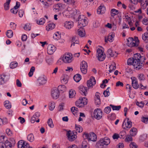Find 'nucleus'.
Returning a JSON list of instances; mask_svg holds the SVG:
<instances>
[{
    "label": "nucleus",
    "mask_w": 148,
    "mask_h": 148,
    "mask_svg": "<svg viewBox=\"0 0 148 148\" xmlns=\"http://www.w3.org/2000/svg\"><path fill=\"white\" fill-rule=\"evenodd\" d=\"M127 64L128 65H133L134 69L136 70H139L143 66V64L140 62V60L133 58L129 59L127 60Z\"/></svg>",
    "instance_id": "obj_1"
},
{
    "label": "nucleus",
    "mask_w": 148,
    "mask_h": 148,
    "mask_svg": "<svg viewBox=\"0 0 148 148\" xmlns=\"http://www.w3.org/2000/svg\"><path fill=\"white\" fill-rule=\"evenodd\" d=\"M110 143V139L108 137H105L101 139L97 143L96 147L97 148H103L105 145H108Z\"/></svg>",
    "instance_id": "obj_2"
},
{
    "label": "nucleus",
    "mask_w": 148,
    "mask_h": 148,
    "mask_svg": "<svg viewBox=\"0 0 148 148\" xmlns=\"http://www.w3.org/2000/svg\"><path fill=\"white\" fill-rule=\"evenodd\" d=\"M73 60V55L70 53H66L62 57V60L65 63H71Z\"/></svg>",
    "instance_id": "obj_3"
},
{
    "label": "nucleus",
    "mask_w": 148,
    "mask_h": 148,
    "mask_svg": "<svg viewBox=\"0 0 148 148\" xmlns=\"http://www.w3.org/2000/svg\"><path fill=\"white\" fill-rule=\"evenodd\" d=\"M83 137L84 139H87L88 141L95 142L97 140V136L94 133L90 134L84 133L83 135Z\"/></svg>",
    "instance_id": "obj_4"
},
{
    "label": "nucleus",
    "mask_w": 148,
    "mask_h": 148,
    "mask_svg": "<svg viewBox=\"0 0 148 148\" xmlns=\"http://www.w3.org/2000/svg\"><path fill=\"white\" fill-rule=\"evenodd\" d=\"M129 46L131 47L137 46L138 45L139 40L137 37H135L134 40L132 38H129L127 40Z\"/></svg>",
    "instance_id": "obj_5"
},
{
    "label": "nucleus",
    "mask_w": 148,
    "mask_h": 148,
    "mask_svg": "<svg viewBox=\"0 0 148 148\" xmlns=\"http://www.w3.org/2000/svg\"><path fill=\"white\" fill-rule=\"evenodd\" d=\"M87 18L84 15H80L78 17V25H81V26H85L88 23Z\"/></svg>",
    "instance_id": "obj_6"
},
{
    "label": "nucleus",
    "mask_w": 148,
    "mask_h": 148,
    "mask_svg": "<svg viewBox=\"0 0 148 148\" xmlns=\"http://www.w3.org/2000/svg\"><path fill=\"white\" fill-rule=\"evenodd\" d=\"M87 99L85 97L80 98L76 102V105L79 108L84 107L87 103Z\"/></svg>",
    "instance_id": "obj_7"
},
{
    "label": "nucleus",
    "mask_w": 148,
    "mask_h": 148,
    "mask_svg": "<svg viewBox=\"0 0 148 148\" xmlns=\"http://www.w3.org/2000/svg\"><path fill=\"white\" fill-rule=\"evenodd\" d=\"M97 57L99 60L103 61L105 58V54L102 50L98 49L97 50Z\"/></svg>",
    "instance_id": "obj_8"
},
{
    "label": "nucleus",
    "mask_w": 148,
    "mask_h": 148,
    "mask_svg": "<svg viewBox=\"0 0 148 148\" xmlns=\"http://www.w3.org/2000/svg\"><path fill=\"white\" fill-rule=\"evenodd\" d=\"M10 76L7 74L3 73L0 75V85L5 84L10 79Z\"/></svg>",
    "instance_id": "obj_9"
},
{
    "label": "nucleus",
    "mask_w": 148,
    "mask_h": 148,
    "mask_svg": "<svg viewBox=\"0 0 148 148\" xmlns=\"http://www.w3.org/2000/svg\"><path fill=\"white\" fill-rule=\"evenodd\" d=\"M88 65L87 63L83 61L80 64V69L82 73L84 74L86 73L87 71Z\"/></svg>",
    "instance_id": "obj_10"
},
{
    "label": "nucleus",
    "mask_w": 148,
    "mask_h": 148,
    "mask_svg": "<svg viewBox=\"0 0 148 148\" xmlns=\"http://www.w3.org/2000/svg\"><path fill=\"white\" fill-rule=\"evenodd\" d=\"M76 134V133L73 132L70 130L67 131L66 133V135L68 138V140L71 141L75 140L77 137Z\"/></svg>",
    "instance_id": "obj_11"
},
{
    "label": "nucleus",
    "mask_w": 148,
    "mask_h": 148,
    "mask_svg": "<svg viewBox=\"0 0 148 148\" xmlns=\"http://www.w3.org/2000/svg\"><path fill=\"white\" fill-rule=\"evenodd\" d=\"M17 146L18 148H32L23 140H20L18 142Z\"/></svg>",
    "instance_id": "obj_12"
},
{
    "label": "nucleus",
    "mask_w": 148,
    "mask_h": 148,
    "mask_svg": "<svg viewBox=\"0 0 148 148\" xmlns=\"http://www.w3.org/2000/svg\"><path fill=\"white\" fill-rule=\"evenodd\" d=\"M94 116L97 119H100L102 116V112L100 109H95L94 112Z\"/></svg>",
    "instance_id": "obj_13"
},
{
    "label": "nucleus",
    "mask_w": 148,
    "mask_h": 148,
    "mask_svg": "<svg viewBox=\"0 0 148 148\" xmlns=\"http://www.w3.org/2000/svg\"><path fill=\"white\" fill-rule=\"evenodd\" d=\"M122 126L125 129H126L127 128L129 129L132 127V123L129 121V119H127L123 121Z\"/></svg>",
    "instance_id": "obj_14"
},
{
    "label": "nucleus",
    "mask_w": 148,
    "mask_h": 148,
    "mask_svg": "<svg viewBox=\"0 0 148 148\" xmlns=\"http://www.w3.org/2000/svg\"><path fill=\"white\" fill-rule=\"evenodd\" d=\"M78 28L77 30L78 34L81 37L84 36L86 33L83 27L81 26V25H78Z\"/></svg>",
    "instance_id": "obj_15"
},
{
    "label": "nucleus",
    "mask_w": 148,
    "mask_h": 148,
    "mask_svg": "<svg viewBox=\"0 0 148 148\" xmlns=\"http://www.w3.org/2000/svg\"><path fill=\"white\" fill-rule=\"evenodd\" d=\"M47 81L46 77L44 75L40 76L38 79V83L39 85H42L45 84Z\"/></svg>",
    "instance_id": "obj_16"
},
{
    "label": "nucleus",
    "mask_w": 148,
    "mask_h": 148,
    "mask_svg": "<svg viewBox=\"0 0 148 148\" xmlns=\"http://www.w3.org/2000/svg\"><path fill=\"white\" fill-rule=\"evenodd\" d=\"M59 95V91L57 88H55L52 90L51 95L53 99H57Z\"/></svg>",
    "instance_id": "obj_17"
},
{
    "label": "nucleus",
    "mask_w": 148,
    "mask_h": 148,
    "mask_svg": "<svg viewBox=\"0 0 148 148\" xmlns=\"http://www.w3.org/2000/svg\"><path fill=\"white\" fill-rule=\"evenodd\" d=\"M96 84V80L95 78L93 77H90L89 80L87 81V85L89 88H92L93 86Z\"/></svg>",
    "instance_id": "obj_18"
},
{
    "label": "nucleus",
    "mask_w": 148,
    "mask_h": 148,
    "mask_svg": "<svg viewBox=\"0 0 148 148\" xmlns=\"http://www.w3.org/2000/svg\"><path fill=\"white\" fill-rule=\"evenodd\" d=\"M56 50V47L52 45H48L47 48V52L48 54H53Z\"/></svg>",
    "instance_id": "obj_19"
},
{
    "label": "nucleus",
    "mask_w": 148,
    "mask_h": 148,
    "mask_svg": "<svg viewBox=\"0 0 148 148\" xmlns=\"http://www.w3.org/2000/svg\"><path fill=\"white\" fill-rule=\"evenodd\" d=\"M64 27L67 29H70L74 26V23L72 21H67L64 23Z\"/></svg>",
    "instance_id": "obj_20"
},
{
    "label": "nucleus",
    "mask_w": 148,
    "mask_h": 148,
    "mask_svg": "<svg viewBox=\"0 0 148 148\" xmlns=\"http://www.w3.org/2000/svg\"><path fill=\"white\" fill-rule=\"evenodd\" d=\"M132 80V84L133 87L135 89H137L139 87L137 79L135 77L131 78Z\"/></svg>",
    "instance_id": "obj_21"
},
{
    "label": "nucleus",
    "mask_w": 148,
    "mask_h": 148,
    "mask_svg": "<svg viewBox=\"0 0 148 148\" xmlns=\"http://www.w3.org/2000/svg\"><path fill=\"white\" fill-rule=\"evenodd\" d=\"M40 115V113L38 112H36L35 114L33 116L31 119V122L32 123H34L36 121V119H38Z\"/></svg>",
    "instance_id": "obj_22"
},
{
    "label": "nucleus",
    "mask_w": 148,
    "mask_h": 148,
    "mask_svg": "<svg viewBox=\"0 0 148 148\" xmlns=\"http://www.w3.org/2000/svg\"><path fill=\"white\" fill-rule=\"evenodd\" d=\"M106 11L105 7L103 5H101L99 8L97 10V12L99 14H103Z\"/></svg>",
    "instance_id": "obj_23"
},
{
    "label": "nucleus",
    "mask_w": 148,
    "mask_h": 148,
    "mask_svg": "<svg viewBox=\"0 0 148 148\" xmlns=\"http://www.w3.org/2000/svg\"><path fill=\"white\" fill-rule=\"evenodd\" d=\"M79 88L81 93L83 94L84 95H86L87 91V87H85L82 86H81L79 87Z\"/></svg>",
    "instance_id": "obj_24"
},
{
    "label": "nucleus",
    "mask_w": 148,
    "mask_h": 148,
    "mask_svg": "<svg viewBox=\"0 0 148 148\" xmlns=\"http://www.w3.org/2000/svg\"><path fill=\"white\" fill-rule=\"evenodd\" d=\"M55 27V25L53 23H50L46 26V29L47 31L52 30Z\"/></svg>",
    "instance_id": "obj_25"
},
{
    "label": "nucleus",
    "mask_w": 148,
    "mask_h": 148,
    "mask_svg": "<svg viewBox=\"0 0 148 148\" xmlns=\"http://www.w3.org/2000/svg\"><path fill=\"white\" fill-rule=\"evenodd\" d=\"M61 36V33L59 32H57L55 33L53 37L55 40H58L60 39Z\"/></svg>",
    "instance_id": "obj_26"
},
{
    "label": "nucleus",
    "mask_w": 148,
    "mask_h": 148,
    "mask_svg": "<svg viewBox=\"0 0 148 148\" xmlns=\"http://www.w3.org/2000/svg\"><path fill=\"white\" fill-rule=\"evenodd\" d=\"M67 4L74 5L76 3V1L74 0H63Z\"/></svg>",
    "instance_id": "obj_27"
},
{
    "label": "nucleus",
    "mask_w": 148,
    "mask_h": 148,
    "mask_svg": "<svg viewBox=\"0 0 148 148\" xmlns=\"http://www.w3.org/2000/svg\"><path fill=\"white\" fill-rule=\"evenodd\" d=\"M75 91L73 89H71L69 91V97L70 98L74 97L76 95Z\"/></svg>",
    "instance_id": "obj_28"
},
{
    "label": "nucleus",
    "mask_w": 148,
    "mask_h": 148,
    "mask_svg": "<svg viewBox=\"0 0 148 148\" xmlns=\"http://www.w3.org/2000/svg\"><path fill=\"white\" fill-rule=\"evenodd\" d=\"M143 40L146 43H148V32H146L142 35Z\"/></svg>",
    "instance_id": "obj_29"
},
{
    "label": "nucleus",
    "mask_w": 148,
    "mask_h": 148,
    "mask_svg": "<svg viewBox=\"0 0 148 148\" xmlns=\"http://www.w3.org/2000/svg\"><path fill=\"white\" fill-rule=\"evenodd\" d=\"M137 78L141 82L145 80V77L143 73H141L138 75Z\"/></svg>",
    "instance_id": "obj_30"
},
{
    "label": "nucleus",
    "mask_w": 148,
    "mask_h": 148,
    "mask_svg": "<svg viewBox=\"0 0 148 148\" xmlns=\"http://www.w3.org/2000/svg\"><path fill=\"white\" fill-rule=\"evenodd\" d=\"M69 77L67 75H65L62 77L61 79L62 83L66 84L68 82Z\"/></svg>",
    "instance_id": "obj_31"
},
{
    "label": "nucleus",
    "mask_w": 148,
    "mask_h": 148,
    "mask_svg": "<svg viewBox=\"0 0 148 148\" xmlns=\"http://www.w3.org/2000/svg\"><path fill=\"white\" fill-rule=\"evenodd\" d=\"M11 0H6V2L4 3V6L5 10H8L9 9V4Z\"/></svg>",
    "instance_id": "obj_32"
},
{
    "label": "nucleus",
    "mask_w": 148,
    "mask_h": 148,
    "mask_svg": "<svg viewBox=\"0 0 148 148\" xmlns=\"http://www.w3.org/2000/svg\"><path fill=\"white\" fill-rule=\"evenodd\" d=\"M130 134L132 136H134L137 133V129L135 128H132L130 132Z\"/></svg>",
    "instance_id": "obj_33"
},
{
    "label": "nucleus",
    "mask_w": 148,
    "mask_h": 148,
    "mask_svg": "<svg viewBox=\"0 0 148 148\" xmlns=\"http://www.w3.org/2000/svg\"><path fill=\"white\" fill-rule=\"evenodd\" d=\"M73 79L76 82H78L81 79V76L79 74H77L74 76Z\"/></svg>",
    "instance_id": "obj_34"
},
{
    "label": "nucleus",
    "mask_w": 148,
    "mask_h": 148,
    "mask_svg": "<svg viewBox=\"0 0 148 148\" xmlns=\"http://www.w3.org/2000/svg\"><path fill=\"white\" fill-rule=\"evenodd\" d=\"M71 111L73 114L75 115L78 112V108L75 107H73L71 108Z\"/></svg>",
    "instance_id": "obj_35"
},
{
    "label": "nucleus",
    "mask_w": 148,
    "mask_h": 148,
    "mask_svg": "<svg viewBox=\"0 0 148 148\" xmlns=\"http://www.w3.org/2000/svg\"><path fill=\"white\" fill-rule=\"evenodd\" d=\"M4 106L7 109H9L11 108V106L10 103L9 101H5L4 102Z\"/></svg>",
    "instance_id": "obj_36"
},
{
    "label": "nucleus",
    "mask_w": 148,
    "mask_h": 148,
    "mask_svg": "<svg viewBox=\"0 0 148 148\" xmlns=\"http://www.w3.org/2000/svg\"><path fill=\"white\" fill-rule=\"evenodd\" d=\"M18 65V63L16 61L12 62L10 64V67L11 69H14Z\"/></svg>",
    "instance_id": "obj_37"
},
{
    "label": "nucleus",
    "mask_w": 148,
    "mask_h": 148,
    "mask_svg": "<svg viewBox=\"0 0 148 148\" xmlns=\"http://www.w3.org/2000/svg\"><path fill=\"white\" fill-rule=\"evenodd\" d=\"M45 20L44 18H41L39 21L37 20L36 21L37 23L40 25H43L45 23Z\"/></svg>",
    "instance_id": "obj_38"
},
{
    "label": "nucleus",
    "mask_w": 148,
    "mask_h": 148,
    "mask_svg": "<svg viewBox=\"0 0 148 148\" xmlns=\"http://www.w3.org/2000/svg\"><path fill=\"white\" fill-rule=\"evenodd\" d=\"M75 128L77 132L80 133L82 132L83 131L82 127L79 125H75Z\"/></svg>",
    "instance_id": "obj_39"
},
{
    "label": "nucleus",
    "mask_w": 148,
    "mask_h": 148,
    "mask_svg": "<svg viewBox=\"0 0 148 148\" xmlns=\"http://www.w3.org/2000/svg\"><path fill=\"white\" fill-rule=\"evenodd\" d=\"M118 11L114 9H112L110 11V14L112 16L114 17L118 14Z\"/></svg>",
    "instance_id": "obj_40"
},
{
    "label": "nucleus",
    "mask_w": 148,
    "mask_h": 148,
    "mask_svg": "<svg viewBox=\"0 0 148 148\" xmlns=\"http://www.w3.org/2000/svg\"><path fill=\"white\" fill-rule=\"evenodd\" d=\"M110 88V87H108L103 92V95L105 97H107L110 95L109 89Z\"/></svg>",
    "instance_id": "obj_41"
},
{
    "label": "nucleus",
    "mask_w": 148,
    "mask_h": 148,
    "mask_svg": "<svg viewBox=\"0 0 148 148\" xmlns=\"http://www.w3.org/2000/svg\"><path fill=\"white\" fill-rule=\"evenodd\" d=\"M55 107V103L53 102H51L49 105V109L51 111L53 110Z\"/></svg>",
    "instance_id": "obj_42"
},
{
    "label": "nucleus",
    "mask_w": 148,
    "mask_h": 148,
    "mask_svg": "<svg viewBox=\"0 0 148 148\" xmlns=\"http://www.w3.org/2000/svg\"><path fill=\"white\" fill-rule=\"evenodd\" d=\"M6 35L8 38H11L13 36V32L11 30H8L6 33Z\"/></svg>",
    "instance_id": "obj_43"
},
{
    "label": "nucleus",
    "mask_w": 148,
    "mask_h": 148,
    "mask_svg": "<svg viewBox=\"0 0 148 148\" xmlns=\"http://www.w3.org/2000/svg\"><path fill=\"white\" fill-rule=\"evenodd\" d=\"M27 139L30 142H32L34 139V137L32 134L28 135L27 137Z\"/></svg>",
    "instance_id": "obj_44"
},
{
    "label": "nucleus",
    "mask_w": 148,
    "mask_h": 148,
    "mask_svg": "<svg viewBox=\"0 0 148 148\" xmlns=\"http://www.w3.org/2000/svg\"><path fill=\"white\" fill-rule=\"evenodd\" d=\"M124 18L126 19V21L128 22V24L130 25H132V23L131 20V17H129L128 16H127L126 15L125 17Z\"/></svg>",
    "instance_id": "obj_45"
},
{
    "label": "nucleus",
    "mask_w": 148,
    "mask_h": 148,
    "mask_svg": "<svg viewBox=\"0 0 148 148\" xmlns=\"http://www.w3.org/2000/svg\"><path fill=\"white\" fill-rule=\"evenodd\" d=\"M81 148H89L87 141L86 140L83 141L82 144Z\"/></svg>",
    "instance_id": "obj_46"
},
{
    "label": "nucleus",
    "mask_w": 148,
    "mask_h": 148,
    "mask_svg": "<svg viewBox=\"0 0 148 148\" xmlns=\"http://www.w3.org/2000/svg\"><path fill=\"white\" fill-rule=\"evenodd\" d=\"M5 145L6 148H11L13 145L11 143L9 142L8 140H6L5 143Z\"/></svg>",
    "instance_id": "obj_47"
},
{
    "label": "nucleus",
    "mask_w": 148,
    "mask_h": 148,
    "mask_svg": "<svg viewBox=\"0 0 148 148\" xmlns=\"http://www.w3.org/2000/svg\"><path fill=\"white\" fill-rule=\"evenodd\" d=\"M59 90H60L62 92H64L66 90V88L64 85H60L58 86L57 89Z\"/></svg>",
    "instance_id": "obj_48"
},
{
    "label": "nucleus",
    "mask_w": 148,
    "mask_h": 148,
    "mask_svg": "<svg viewBox=\"0 0 148 148\" xmlns=\"http://www.w3.org/2000/svg\"><path fill=\"white\" fill-rule=\"evenodd\" d=\"M110 106L112 107L113 110H119L121 108V106H114L112 105H110Z\"/></svg>",
    "instance_id": "obj_49"
},
{
    "label": "nucleus",
    "mask_w": 148,
    "mask_h": 148,
    "mask_svg": "<svg viewBox=\"0 0 148 148\" xmlns=\"http://www.w3.org/2000/svg\"><path fill=\"white\" fill-rule=\"evenodd\" d=\"M35 69V67L32 66L30 69L29 72L28 73V75L29 77H31L33 74V73Z\"/></svg>",
    "instance_id": "obj_50"
},
{
    "label": "nucleus",
    "mask_w": 148,
    "mask_h": 148,
    "mask_svg": "<svg viewBox=\"0 0 148 148\" xmlns=\"http://www.w3.org/2000/svg\"><path fill=\"white\" fill-rule=\"evenodd\" d=\"M47 123L49 127L51 128L54 127V125L53 123V121L51 119H49L47 121Z\"/></svg>",
    "instance_id": "obj_51"
},
{
    "label": "nucleus",
    "mask_w": 148,
    "mask_h": 148,
    "mask_svg": "<svg viewBox=\"0 0 148 148\" xmlns=\"http://www.w3.org/2000/svg\"><path fill=\"white\" fill-rule=\"evenodd\" d=\"M7 123V119L6 118L1 119L0 118V125H2Z\"/></svg>",
    "instance_id": "obj_52"
},
{
    "label": "nucleus",
    "mask_w": 148,
    "mask_h": 148,
    "mask_svg": "<svg viewBox=\"0 0 148 148\" xmlns=\"http://www.w3.org/2000/svg\"><path fill=\"white\" fill-rule=\"evenodd\" d=\"M126 134V132L125 131H121L119 135L120 136V137L121 138H123L125 136Z\"/></svg>",
    "instance_id": "obj_53"
},
{
    "label": "nucleus",
    "mask_w": 148,
    "mask_h": 148,
    "mask_svg": "<svg viewBox=\"0 0 148 148\" xmlns=\"http://www.w3.org/2000/svg\"><path fill=\"white\" fill-rule=\"evenodd\" d=\"M114 35H113L112 34L110 33L108 37V40L110 42H112L114 40Z\"/></svg>",
    "instance_id": "obj_54"
},
{
    "label": "nucleus",
    "mask_w": 148,
    "mask_h": 148,
    "mask_svg": "<svg viewBox=\"0 0 148 148\" xmlns=\"http://www.w3.org/2000/svg\"><path fill=\"white\" fill-rule=\"evenodd\" d=\"M132 140V138L131 136L130 135H127L125 139V141L126 142H129Z\"/></svg>",
    "instance_id": "obj_55"
},
{
    "label": "nucleus",
    "mask_w": 148,
    "mask_h": 148,
    "mask_svg": "<svg viewBox=\"0 0 148 148\" xmlns=\"http://www.w3.org/2000/svg\"><path fill=\"white\" fill-rule=\"evenodd\" d=\"M107 55L108 56V57H112L113 56L114 54L112 49H109L107 51Z\"/></svg>",
    "instance_id": "obj_56"
},
{
    "label": "nucleus",
    "mask_w": 148,
    "mask_h": 148,
    "mask_svg": "<svg viewBox=\"0 0 148 148\" xmlns=\"http://www.w3.org/2000/svg\"><path fill=\"white\" fill-rule=\"evenodd\" d=\"M23 28L26 31H29L31 29L30 25L28 24H25Z\"/></svg>",
    "instance_id": "obj_57"
},
{
    "label": "nucleus",
    "mask_w": 148,
    "mask_h": 148,
    "mask_svg": "<svg viewBox=\"0 0 148 148\" xmlns=\"http://www.w3.org/2000/svg\"><path fill=\"white\" fill-rule=\"evenodd\" d=\"M91 1L89 0H85L84 2V5L86 7H88L90 5Z\"/></svg>",
    "instance_id": "obj_58"
},
{
    "label": "nucleus",
    "mask_w": 148,
    "mask_h": 148,
    "mask_svg": "<svg viewBox=\"0 0 148 148\" xmlns=\"http://www.w3.org/2000/svg\"><path fill=\"white\" fill-rule=\"evenodd\" d=\"M40 1L41 2L42 4L45 5V7L48 8L49 6V4L47 2L43 0H40Z\"/></svg>",
    "instance_id": "obj_59"
},
{
    "label": "nucleus",
    "mask_w": 148,
    "mask_h": 148,
    "mask_svg": "<svg viewBox=\"0 0 148 148\" xmlns=\"http://www.w3.org/2000/svg\"><path fill=\"white\" fill-rule=\"evenodd\" d=\"M116 68V66L115 64L111 65L109 67V72L110 73L112 72L113 70L115 69Z\"/></svg>",
    "instance_id": "obj_60"
},
{
    "label": "nucleus",
    "mask_w": 148,
    "mask_h": 148,
    "mask_svg": "<svg viewBox=\"0 0 148 148\" xmlns=\"http://www.w3.org/2000/svg\"><path fill=\"white\" fill-rule=\"evenodd\" d=\"M56 5L60 10L64 9L65 7L64 5L60 3H58Z\"/></svg>",
    "instance_id": "obj_61"
},
{
    "label": "nucleus",
    "mask_w": 148,
    "mask_h": 148,
    "mask_svg": "<svg viewBox=\"0 0 148 148\" xmlns=\"http://www.w3.org/2000/svg\"><path fill=\"white\" fill-rule=\"evenodd\" d=\"M141 58V56L140 55L139 53H136L134 55V58L136 59L137 60H140V58Z\"/></svg>",
    "instance_id": "obj_62"
},
{
    "label": "nucleus",
    "mask_w": 148,
    "mask_h": 148,
    "mask_svg": "<svg viewBox=\"0 0 148 148\" xmlns=\"http://www.w3.org/2000/svg\"><path fill=\"white\" fill-rule=\"evenodd\" d=\"M111 108L110 107L108 106L105 108L104 110V112L107 113H109L111 111Z\"/></svg>",
    "instance_id": "obj_63"
},
{
    "label": "nucleus",
    "mask_w": 148,
    "mask_h": 148,
    "mask_svg": "<svg viewBox=\"0 0 148 148\" xmlns=\"http://www.w3.org/2000/svg\"><path fill=\"white\" fill-rule=\"evenodd\" d=\"M142 121L146 124L148 123V116L147 117H142Z\"/></svg>",
    "instance_id": "obj_64"
}]
</instances>
